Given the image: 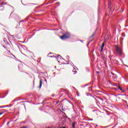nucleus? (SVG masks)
Returning a JSON list of instances; mask_svg holds the SVG:
<instances>
[{
  "instance_id": "6ab92c4d",
  "label": "nucleus",
  "mask_w": 128,
  "mask_h": 128,
  "mask_svg": "<svg viewBox=\"0 0 128 128\" xmlns=\"http://www.w3.org/2000/svg\"><path fill=\"white\" fill-rule=\"evenodd\" d=\"M67 58H69V56H67Z\"/></svg>"
},
{
  "instance_id": "2eb2a0df",
  "label": "nucleus",
  "mask_w": 128,
  "mask_h": 128,
  "mask_svg": "<svg viewBox=\"0 0 128 128\" xmlns=\"http://www.w3.org/2000/svg\"><path fill=\"white\" fill-rule=\"evenodd\" d=\"M1 108H6V106H2Z\"/></svg>"
},
{
  "instance_id": "4468645a",
  "label": "nucleus",
  "mask_w": 128,
  "mask_h": 128,
  "mask_svg": "<svg viewBox=\"0 0 128 128\" xmlns=\"http://www.w3.org/2000/svg\"><path fill=\"white\" fill-rule=\"evenodd\" d=\"M10 122H8L7 123V124H10Z\"/></svg>"
},
{
  "instance_id": "20e7f679",
  "label": "nucleus",
  "mask_w": 128,
  "mask_h": 128,
  "mask_svg": "<svg viewBox=\"0 0 128 128\" xmlns=\"http://www.w3.org/2000/svg\"><path fill=\"white\" fill-rule=\"evenodd\" d=\"M104 43L102 44L100 52H102L104 50Z\"/></svg>"
},
{
  "instance_id": "423d86ee",
  "label": "nucleus",
  "mask_w": 128,
  "mask_h": 128,
  "mask_svg": "<svg viewBox=\"0 0 128 128\" xmlns=\"http://www.w3.org/2000/svg\"><path fill=\"white\" fill-rule=\"evenodd\" d=\"M42 80H40V88H42Z\"/></svg>"
},
{
  "instance_id": "7ed1b4c3",
  "label": "nucleus",
  "mask_w": 128,
  "mask_h": 128,
  "mask_svg": "<svg viewBox=\"0 0 128 128\" xmlns=\"http://www.w3.org/2000/svg\"><path fill=\"white\" fill-rule=\"evenodd\" d=\"M50 58H56L58 60H62V56H60V55H58L57 56L54 55L53 56H50Z\"/></svg>"
},
{
  "instance_id": "0eeeda50",
  "label": "nucleus",
  "mask_w": 128,
  "mask_h": 128,
  "mask_svg": "<svg viewBox=\"0 0 128 128\" xmlns=\"http://www.w3.org/2000/svg\"><path fill=\"white\" fill-rule=\"evenodd\" d=\"M72 72H74V74H76V70H72Z\"/></svg>"
},
{
  "instance_id": "6e6552de",
  "label": "nucleus",
  "mask_w": 128,
  "mask_h": 128,
  "mask_svg": "<svg viewBox=\"0 0 128 128\" xmlns=\"http://www.w3.org/2000/svg\"><path fill=\"white\" fill-rule=\"evenodd\" d=\"M118 88H119V90H122V87H120V86L118 87Z\"/></svg>"
},
{
  "instance_id": "f3484780",
  "label": "nucleus",
  "mask_w": 128,
  "mask_h": 128,
  "mask_svg": "<svg viewBox=\"0 0 128 128\" xmlns=\"http://www.w3.org/2000/svg\"><path fill=\"white\" fill-rule=\"evenodd\" d=\"M22 22V21H20V22Z\"/></svg>"
},
{
  "instance_id": "dca6fc26",
  "label": "nucleus",
  "mask_w": 128,
  "mask_h": 128,
  "mask_svg": "<svg viewBox=\"0 0 128 128\" xmlns=\"http://www.w3.org/2000/svg\"><path fill=\"white\" fill-rule=\"evenodd\" d=\"M108 2H110L111 1H110V0H108Z\"/></svg>"
},
{
  "instance_id": "9d476101",
  "label": "nucleus",
  "mask_w": 128,
  "mask_h": 128,
  "mask_svg": "<svg viewBox=\"0 0 128 128\" xmlns=\"http://www.w3.org/2000/svg\"><path fill=\"white\" fill-rule=\"evenodd\" d=\"M94 36V33L92 36H90V38H92V36Z\"/></svg>"
},
{
  "instance_id": "9b49d317",
  "label": "nucleus",
  "mask_w": 128,
  "mask_h": 128,
  "mask_svg": "<svg viewBox=\"0 0 128 128\" xmlns=\"http://www.w3.org/2000/svg\"><path fill=\"white\" fill-rule=\"evenodd\" d=\"M4 114V112L0 113V116H2V114Z\"/></svg>"
},
{
  "instance_id": "39448f33",
  "label": "nucleus",
  "mask_w": 128,
  "mask_h": 128,
  "mask_svg": "<svg viewBox=\"0 0 128 128\" xmlns=\"http://www.w3.org/2000/svg\"><path fill=\"white\" fill-rule=\"evenodd\" d=\"M76 122H72V128H76Z\"/></svg>"
},
{
  "instance_id": "ddd939ff",
  "label": "nucleus",
  "mask_w": 128,
  "mask_h": 128,
  "mask_svg": "<svg viewBox=\"0 0 128 128\" xmlns=\"http://www.w3.org/2000/svg\"><path fill=\"white\" fill-rule=\"evenodd\" d=\"M6 96H4L3 97H1V98H5Z\"/></svg>"
},
{
  "instance_id": "f03ea898",
  "label": "nucleus",
  "mask_w": 128,
  "mask_h": 128,
  "mask_svg": "<svg viewBox=\"0 0 128 128\" xmlns=\"http://www.w3.org/2000/svg\"><path fill=\"white\" fill-rule=\"evenodd\" d=\"M61 40H66L70 38V34H64L62 36L60 37Z\"/></svg>"
},
{
  "instance_id": "f8f14e48",
  "label": "nucleus",
  "mask_w": 128,
  "mask_h": 128,
  "mask_svg": "<svg viewBox=\"0 0 128 128\" xmlns=\"http://www.w3.org/2000/svg\"><path fill=\"white\" fill-rule=\"evenodd\" d=\"M20 128H28V127H26V126H23V127H22Z\"/></svg>"
},
{
  "instance_id": "a211bd4d",
  "label": "nucleus",
  "mask_w": 128,
  "mask_h": 128,
  "mask_svg": "<svg viewBox=\"0 0 128 128\" xmlns=\"http://www.w3.org/2000/svg\"><path fill=\"white\" fill-rule=\"evenodd\" d=\"M56 104H58V102H57Z\"/></svg>"
},
{
  "instance_id": "aec40b11",
  "label": "nucleus",
  "mask_w": 128,
  "mask_h": 128,
  "mask_svg": "<svg viewBox=\"0 0 128 128\" xmlns=\"http://www.w3.org/2000/svg\"><path fill=\"white\" fill-rule=\"evenodd\" d=\"M52 96H54V95H52Z\"/></svg>"
},
{
  "instance_id": "f257e3e1",
  "label": "nucleus",
  "mask_w": 128,
  "mask_h": 128,
  "mask_svg": "<svg viewBox=\"0 0 128 128\" xmlns=\"http://www.w3.org/2000/svg\"><path fill=\"white\" fill-rule=\"evenodd\" d=\"M116 52L119 54V56H122V48H120V47L116 46Z\"/></svg>"
},
{
  "instance_id": "1a4fd4ad",
  "label": "nucleus",
  "mask_w": 128,
  "mask_h": 128,
  "mask_svg": "<svg viewBox=\"0 0 128 128\" xmlns=\"http://www.w3.org/2000/svg\"><path fill=\"white\" fill-rule=\"evenodd\" d=\"M122 36H126V34L124 33L122 34Z\"/></svg>"
}]
</instances>
